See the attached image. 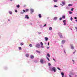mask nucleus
<instances>
[{
	"label": "nucleus",
	"mask_w": 77,
	"mask_h": 77,
	"mask_svg": "<svg viewBox=\"0 0 77 77\" xmlns=\"http://www.w3.org/2000/svg\"><path fill=\"white\" fill-rule=\"evenodd\" d=\"M48 66H51V63H48Z\"/></svg>",
	"instance_id": "72a5a7b5"
},
{
	"label": "nucleus",
	"mask_w": 77,
	"mask_h": 77,
	"mask_svg": "<svg viewBox=\"0 0 77 77\" xmlns=\"http://www.w3.org/2000/svg\"><path fill=\"white\" fill-rule=\"evenodd\" d=\"M75 21H76V22H77V19L75 20Z\"/></svg>",
	"instance_id": "0e129e2a"
},
{
	"label": "nucleus",
	"mask_w": 77,
	"mask_h": 77,
	"mask_svg": "<svg viewBox=\"0 0 77 77\" xmlns=\"http://www.w3.org/2000/svg\"><path fill=\"white\" fill-rule=\"evenodd\" d=\"M47 56L48 57H50V54L49 53H48L47 54Z\"/></svg>",
	"instance_id": "412c9836"
},
{
	"label": "nucleus",
	"mask_w": 77,
	"mask_h": 77,
	"mask_svg": "<svg viewBox=\"0 0 77 77\" xmlns=\"http://www.w3.org/2000/svg\"><path fill=\"white\" fill-rule=\"evenodd\" d=\"M61 47H62V48H63V45H61Z\"/></svg>",
	"instance_id": "e2e57ef3"
},
{
	"label": "nucleus",
	"mask_w": 77,
	"mask_h": 77,
	"mask_svg": "<svg viewBox=\"0 0 77 77\" xmlns=\"http://www.w3.org/2000/svg\"><path fill=\"white\" fill-rule=\"evenodd\" d=\"M66 2L64 1V2H62V4H63V5H65Z\"/></svg>",
	"instance_id": "aec40b11"
},
{
	"label": "nucleus",
	"mask_w": 77,
	"mask_h": 77,
	"mask_svg": "<svg viewBox=\"0 0 77 77\" xmlns=\"http://www.w3.org/2000/svg\"><path fill=\"white\" fill-rule=\"evenodd\" d=\"M34 62L35 63H37V62H38V61H37V60H35Z\"/></svg>",
	"instance_id": "a19ab883"
},
{
	"label": "nucleus",
	"mask_w": 77,
	"mask_h": 77,
	"mask_svg": "<svg viewBox=\"0 0 77 77\" xmlns=\"http://www.w3.org/2000/svg\"><path fill=\"white\" fill-rule=\"evenodd\" d=\"M74 74H75V73L74 72H72L70 73V75H74Z\"/></svg>",
	"instance_id": "a211bd4d"
},
{
	"label": "nucleus",
	"mask_w": 77,
	"mask_h": 77,
	"mask_svg": "<svg viewBox=\"0 0 77 77\" xmlns=\"http://www.w3.org/2000/svg\"><path fill=\"white\" fill-rule=\"evenodd\" d=\"M65 17L66 16L65 15H63L62 17V18H63V19H65Z\"/></svg>",
	"instance_id": "2eb2a0df"
},
{
	"label": "nucleus",
	"mask_w": 77,
	"mask_h": 77,
	"mask_svg": "<svg viewBox=\"0 0 77 77\" xmlns=\"http://www.w3.org/2000/svg\"><path fill=\"white\" fill-rule=\"evenodd\" d=\"M49 30H52V27H50L49 28Z\"/></svg>",
	"instance_id": "b1692460"
},
{
	"label": "nucleus",
	"mask_w": 77,
	"mask_h": 77,
	"mask_svg": "<svg viewBox=\"0 0 77 77\" xmlns=\"http://www.w3.org/2000/svg\"><path fill=\"white\" fill-rule=\"evenodd\" d=\"M26 12H28L29 11V9H26L25 10Z\"/></svg>",
	"instance_id": "c85d7f7f"
},
{
	"label": "nucleus",
	"mask_w": 77,
	"mask_h": 77,
	"mask_svg": "<svg viewBox=\"0 0 77 77\" xmlns=\"http://www.w3.org/2000/svg\"><path fill=\"white\" fill-rule=\"evenodd\" d=\"M59 20L60 21H61V20H62V17H60L59 19Z\"/></svg>",
	"instance_id": "f704fd0d"
},
{
	"label": "nucleus",
	"mask_w": 77,
	"mask_h": 77,
	"mask_svg": "<svg viewBox=\"0 0 77 77\" xmlns=\"http://www.w3.org/2000/svg\"><path fill=\"white\" fill-rule=\"evenodd\" d=\"M75 77H77V75H75Z\"/></svg>",
	"instance_id": "338daca9"
},
{
	"label": "nucleus",
	"mask_w": 77,
	"mask_h": 77,
	"mask_svg": "<svg viewBox=\"0 0 77 77\" xmlns=\"http://www.w3.org/2000/svg\"><path fill=\"white\" fill-rule=\"evenodd\" d=\"M45 26H47V24H45L43 26V27H45Z\"/></svg>",
	"instance_id": "49530a36"
},
{
	"label": "nucleus",
	"mask_w": 77,
	"mask_h": 77,
	"mask_svg": "<svg viewBox=\"0 0 77 77\" xmlns=\"http://www.w3.org/2000/svg\"><path fill=\"white\" fill-rule=\"evenodd\" d=\"M66 8L67 9H69V7H67Z\"/></svg>",
	"instance_id": "3c124183"
},
{
	"label": "nucleus",
	"mask_w": 77,
	"mask_h": 77,
	"mask_svg": "<svg viewBox=\"0 0 77 77\" xmlns=\"http://www.w3.org/2000/svg\"><path fill=\"white\" fill-rule=\"evenodd\" d=\"M46 58L48 61H50V59H49V58L48 57H46Z\"/></svg>",
	"instance_id": "473e14b6"
},
{
	"label": "nucleus",
	"mask_w": 77,
	"mask_h": 77,
	"mask_svg": "<svg viewBox=\"0 0 77 77\" xmlns=\"http://www.w3.org/2000/svg\"><path fill=\"white\" fill-rule=\"evenodd\" d=\"M75 52H73V54H75Z\"/></svg>",
	"instance_id": "603ef678"
},
{
	"label": "nucleus",
	"mask_w": 77,
	"mask_h": 77,
	"mask_svg": "<svg viewBox=\"0 0 77 77\" xmlns=\"http://www.w3.org/2000/svg\"><path fill=\"white\" fill-rule=\"evenodd\" d=\"M24 45V43H20V45Z\"/></svg>",
	"instance_id": "58836bf2"
},
{
	"label": "nucleus",
	"mask_w": 77,
	"mask_h": 77,
	"mask_svg": "<svg viewBox=\"0 0 77 77\" xmlns=\"http://www.w3.org/2000/svg\"><path fill=\"white\" fill-rule=\"evenodd\" d=\"M46 48L47 49H48V50L50 48V47L47 46Z\"/></svg>",
	"instance_id": "ea45409f"
},
{
	"label": "nucleus",
	"mask_w": 77,
	"mask_h": 77,
	"mask_svg": "<svg viewBox=\"0 0 77 77\" xmlns=\"http://www.w3.org/2000/svg\"><path fill=\"white\" fill-rule=\"evenodd\" d=\"M30 58L32 59H33L34 58V56L33 55H31L30 56Z\"/></svg>",
	"instance_id": "9d476101"
},
{
	"label": "nucleus",
	"mask_w": 77,
	"mask_h": 77,
	"mask_svg": "<svg viewBox=\"0 0 77 77\" xmlns=\"http://www.w3.org/2000/svg\"><path fill=\"white\" fill-rule=\"evenodd\" d=\"M29 47H33V45H32V44H29Z\"/></svg>",
	"instance_id": "bb28decb"
},
{
	"label": "nucleus",
	"mask_w": 77,
	"mask_h": 77,
	"mask_svg": "<svg viewBox=\"0 0 77 77\" xmlns=\"http://www.w3.org/2000/svg\"><path fill=\"white\" fill-rule=\"evenodd\" d=\"M50 70L51 71H54V72H56V69L54 67H50Z\"/></svg>",
	"instance_id": "f257e3e1"
},
{
	"label": "nucleus",
	"mask_w": 77,
	"mask_h": 77,
	"mask_svg": "<svg viewBox=\"0 0 77 77\" xmlns=\"http://www.w3.org/2000/svg\"><path fill=\"white\" fill-rule=\"evenodd\" d=\"M40 62L41 63L43 64L44 63V60L43 59H41L40 60Z\"/></svg>",
	"instance_id": "0eeeda50"
},
{
	"label": "nucleus",
	"mask_w": 77,
	"mask_h": 77,
	"mask_svg": "<svg viewBox=\"0 0 77 77\" xmlns=\"http://www.w3.org/2000/svg\"><path fill=\"white\" fill-rule=\"evenodd\" d=\"M69 14H72V12L71 11H69Z\"/></svg>",
	"instance_id": "393cba45"
},
{
	"label": "nucleus",
	"mask_w": 77,
	"mask_h": 77,
	"mask_svg": "<svg viewBox=\"0 0 77 77\" xmlns=\"http://www.w3.org/2000/svg\"><path fill=\"white\" fill-rule=\"evenodd\" d=\"M47 19H49L50 18V17H48L47 18Z\"/></svg>",
	"instance_id": "052dcab7"
},
{
	"label": "nucleus",
	"mask_w": 77,
	"mask_h": 77,
	"mask_svg": "<svg viewBox=\"0 0 77 77\" xmlns=\"http://www.w3.org/2000/svg\"><path fill=\"white\" fill-rule=\"evenodd\" d=\"M38 35H40V34H41V32H38Z\"/></svg>",
	"instance_id": "6e6d98bb"
},
{
	"label": "nucleus",
	"mask_w": 77,
	"mask_h": 77,
	"mask_svg": "<svg viewBox=\"0 0 77 77\" xmlns=\"http://www.w3.org/2000/svg\"><path fill=\"white\" fill-rule=\"evenodd\" d=\"M70 45L71 49H72V50H74V48L73 45L72 44H71Z\"/></svg>",
	"instance_id": "39448f33"
},
{
	"label": "nucleus",
	"mask_w": 77,
	"mask_h": 77,
	"mask_svg": "<svg viewBox=\"0 0 77 77\" xmlns=\"http://www.w3.org/2000/svg\"><path fill=\"white\" fill-rule=\"evenodd\" d=\"M5 69H8V68H7V67H5Z\"/></svg>",
	"instance_id": "864d4df0"
},
{
	"label": "nucleus",
	"mask_w": 77,
	"mask_h": 77,
	"mask_svg": "<svg viewBox=\"0 0 77 77\" xmlns=\"http://www.w3.org/2000/svg\"><path fill=\"white\" fill-rule=\"evenodd\" d=\"M15 12L16 13L18 12V11H17V9L15 10Z\"/></svg>",
	"instance_id": "c03bdc74"
},
{
	"label": "nucleus",
	"mask_w": 77,
	"mask_h": 77,
	"mask_svg": "<svg viewBox=\"0 0 77 77\" xmlns=\"http://www.w3.org/2000/svg\"><path fill=\"white\" fill-rule=\"evenodd\" d=\"M29 54H26V56L27 57H29Z\"/></svg>",
	"instance_id": "5701e85b"
},
{
	"label": "nucleus",
	"mask_w": 77,
	"mask_h": 77,
	"mask_svg": "<svg viewBox=\"0 0 77 77\" xmlns=\"http://www.w3.org/2000/svg\"><path fill=\"white\" fill-rule=\"evenodd\" d=\"M72 61L73 62V64H74V63H75V61H74V60H72Z\"/></svg>",
	"instance_id": "a18cd8bd"
},
{
	"label": "nucleus",
	"mask_w": 77,
	"mask_h": 77,
	"mask_svg": "<svg viewBox=\"0 0 77 77\" xmlns=\"http://www.w3.org/2000/svg\"><path fill=\"white\" fill-rule=\"evenodd\" d=\"M73 10H74V8L71 9V11H73Z\"/></svg>",
	"instance_id": "de8ad7c7"
},
{
	"label": "nucleus",
	"mask_w": 77,
	"mask_h": 77,
	"mask_svg": "<svg viewBox=\"0 0 77 77\" xmlns=\"http://www.w3.org/2000/svg\"><path fill=\"white\" fill-rule=\"evenodd\" d=\"M8 20L9 21H10V20H9V19H8Z\"/></svg>",
	"instance_id": "774afa93"
},
{
	"label": "nucleus",
	"mask_w": 77,
	"mask_h": 77,
	"mask_svg": "<svg viewBox=\"0 0 77 77\" xmlns=\"http://www.w3.org/2000/svg\"><path fill=\"white\" fill-rule=\"evenodd\" d=\"M72 6V4H69L68 5V6H69V7Z\"/></svg>",
	"instance_id": "6ab92c4d"
},
{
	"label": "nucleus",
	"mask_w": 77,
	"mask_h": 77,
	"mask_svg": "<svg viewBox=\"0 0 77 77\" xmlns=\"http://www.w3.org/2000/svg\"><path fill=\"white\" fill-rule=\"evenodd\" d=\"M69 75V77H72L71 75Z\"/></svg>",
	"instance_id": "13d9d810"
},
{
	"label": "nucleus",
	"mask_w": 77,
	"mask_h": 77,
	"mask_svg": "<svg viewBox=\"0 0 77 77\" xmlns=\"http://www.w3.org/2000/svg\"><path fill=\"white\" fill-rule=\"evenodd\" d=\"M39 26L41 29H42V25H40Z\"/></svg>",
	"instance_id": "c756f323"
},
{
	"label": "nucleus",
	"mask_w": 77,
	"mask_h": 77,
	"mask_svg": "<svg viewBox=\"0 0 77 77\" xmlns=\"http://www.w3.org/2000/svg\"><path fill=\"white\" fill-rule=\"evenodd\" d=\"M8 13L10 15H12V12L11 11H9Z\"/></svg>",
	"instance_id": "f3484780"
},
{
	"label": "nucleus",
	"mask_w": 77,
	"mask_h": 77,
	"mask_svg": "<svg viewBox=\"0 0 77 77\" xmlns=\"http://www.w3.org/2000/svg\"><path fill=\"white\" fill-rule=\"evenodd\" d=\"M63 51H64V53H65V54H66V52L65 51V49H64Z\"/></svg>",
	"instance_id": "8fccbe9b"
},
{
	"label": "nucleus",
	"mask_w": 77,
	"mask_h": 77,
	"mask_svg": "<svg viewBox=\"0 0 77 77\" xmlns=\"http://www.w3.org/2000/svg\"><path fill=\"white\" fill-rule=\"evenodd\" d=\"M57 69H58L59 70H60V71L61 70V69H60V68L59 67H57Z\"/></svg>",
	"instance_id": "e433bc0d"
},
{
	"label": "nucleus",
	"mask_w": 77,
	"mask_h": 77,
	"mask_svg": "<svg viewBox=\"0 0 77 77\" xmlns=\"http://www.w3.org/2000/svg\"><path fill=\"white\" fill-rule=\"evenodd\" d=\"M24 13L22 11L20 13V14H22V15H23V14H24Z\"/></svg>",
	"instance_id": "a878e982"
},
{
	"label": "nucleus",
	"mask_w": 77,
	"mask_h": 77,
	"mask_svg": "<svg viewBox=\"0 0 77 77\" xmlns=\"http://www.w3.org/2000/svg\"><path fill=\"white\" fill-rule=\"evenodd\" d=\"M53 60H54V61L55 62H56V60H55V59H54V58H53Z\"/></svg>",
	"instance_id": "79ce46f5"
},
{
	"label": "nucleus",
	"mask_w": 77,
	"mask_h": 77,
	"mask_svg": "<svg viewBox=\"0 0 77 77\" xmlns=\"http://www.w3.org/2000/svg\"><path fill=\"white\" fill-rule=\"evenodd\" d=\"M73 20V18H72V17H70V20L71 21H72Z\"/></svg>",
	"instance_id": "2f4dec72"
},
{
	"label": "nucleus",
	"mask_w": 77,
	"mask_h": 77,
	"mask_svg": "<svg viewBox=\"0 0 77 77\" xmlns=\"http://www.w3.org/2000/svg\"><path fill=\"white\" fill-rule=\"evenodd\" d=\"M23 12H26V10H23Z\"/></svg>",
	"instance_id": "09e8293b"
},
{
	"label": "nucleus",
	"mask_w": 77,
	"mask_h": 77,
	"mask_svg": "<svg viewBox=\"0 0 77 77\" xmlns=\"http://www.w3.org/2000/svg\"><path fill=\"white\" fill-rule=\"evenodd\" d=\"M54 8H57V7H58V6H57L56 5H54Z\"/></svg>",
	"instance_id": "4c0bfd02"
},
{
	"label": "nucleus",
	"mask_w": 77,
	"mask_h": 77,
	"mask_svg": "<svg viewBox=\"0 0 77 77\" xmlns=\"http://www.w3.org/2000/svg\"><path fill=\"white\" fill-rule=\"evenodd\" d=\"M20 5L19 4L16 5V7L17 8H20Z\"/></svg>",
	"instance_id": "dca6fc26"
},
{
	"label": "nucleus",
	"mask_w": 77,
	"mask_h": 77,
	"mask_svg": "<svg viewBox=\"0 0 77 77\" xmlns=\"http://www.w3.org/2000/svg\"><path fill=\"white\" fill-rule=\"evenodd\" d=\"M77 18L76 17H74V19H75V20H76V19H77Z\"/></svg>",
	"instance_id": "4d7b16f0"
},
{
	"label": "nucleus",
	"mask_w": 77,
	"mask_h": 77,
	"mask_svg": "<svg viewBox=\"0 0 77 77\" xmlns=\"http://www.w3.org/2000/svg\"><path fill=\"white\" fill-rule=\"evenodd\" d=\"M25 18H26V19H29V17L28 16V15H25Z\"/></svg>",
	"instance_id": "6e6552de"
},
{
	"label": "nucleus",
	"mask_w": 77,
	"mask_h": 77,
	"mask_svg": "<svg viewBox=\"0 0 77 77\" xmlns=\"http://www.w3.org/2000/svg\"><path fill=\"white\" fill-rule=\"evenodd\" d=\"M65 42H66V41L65 40H62L61 41V43L63 45L64 44H65Z\"/></svg>",
	"instance_id": "1a4fd4ad"
},
{
	"label": "nucleus",
	"mask_w": 77,
	"mask_h": 77,
	"mask_svg": "<svg viewBox=\"0 0 77 77\" xmlns=\"http://www.w3.org/2000/svg\"><path fill=\"white\" fill-rule=\"evenodd\" d=\"M64 77H66V75H64Z\"/></svg>",
	"instance_id": "69168bd1"
},
{
	"label": "nucleus",
	"mask_w": 77,
	"mask_h": 77,
	"mask_svg": "<svg viewBox=\"0 0 77 77\" xmlns=\"http://www.w3.org/2000/svg\"><path fill=\"white\" fill-rule=\"evenodd\" d=\"M63 23V25H66V20H64Z\"/></svg>",
	"instance_id": "423d86ee"
},
{
	"label": "nucleus",
	"mask_w": 77,
	"mask_h": 77,
	"mask_svg": "<svg viewBox=\"0 0 77 77\" xmlns=\"http://www.w3.org/2000/svg\"><path fill=\"white\" fill-rule=\"evenodd\" d=\"M36 52H37V53H38L39 54H40L41 53V52H40V51H39L38 50L36 51Z\"/></svg>",
	"instance_id": "4be33fe9"
},
{
	"label": "nucleus",
	"mask_w": 77,
	"mask_h": 77,
	"mask_svg": "<svg viewBox=\"0 0 77 77\" xmlns=\"http://www.w3.org/2000/svg\"><path fill=\"white\" fill-rule=\"evenodd\" d=\"M62 77H64V73L63 72H61V73Z\"/></svg>",
	"instance_id": "f8f14e48"
},
{
	"label": "nucleus",
	"mask_w": 77,
	"mask_h": 77,
	"mask_svg": "<svg viewBox=\"0 0 77 77\" xmlns=\"http://www.w3.org/2000/svg\"><path fill=\"white\" fill-rule=\"evenodd\" d=\"M34 12V9L32 8L30 9V13L31 14H32Z\"/></svg>",
	"instance_id": "7ed1b4c3"
},
{
	"label": "nucleus",
	"mask_w": 77,
	"mask_h": 77,
	"mask_svg": "<svg viewBox=\"0 0 77 77\" xmlns=\"http://www.w3.org/2000/svg\"><path fill=\"white\" fill-rule=\"evenodd\" d=\"M35 47L39 48H40L41 47V45H40V44H39L38 43L36 45Z\"/></svg>",
	"instance_id": "20e7f679"
},
{
	"label": "nucleus",
	"mask_w": 77,
	"mask_h": 77,
	"mask_svg": "<svg viewBox=\"0 0 77 77\" xmlns=\"http://www.w3.org/2000/svg\"><path fill=\"white\" fill-rule=\"evenodd\" d=\"M45 39L46 41H48V37H45Z\"/></svg>",
	"instance_id": "4468645a"
},
{
	"label": "nucleus",
	"mask_w": 77,
	"mask_h": 77,
	"mask_svg": "<svg viewBox=\"0 0 77 77\" xmlns=\"http://www.w3.org/2000/svg\"><path fill=\"white\" fill-rule=\"evenodd\" d=\"M48 45H50V42H48Z\"/></svg>",
	"instance_id": "5fc2aeb1"
},
{
	"label": "nucleus",
	"mask_w": 77,
	"mask_h": 77,
	"mask_svg": "<svg viewBox=\"0 0 77 77\" xmlns=\"http://www.w3.org/2000/svg\"><path fill=\"white\" fill-rule=\"evenodd\" d=\"M19 50H21L22 49L20 47H19Z\"/></svg>",
	"instance_id": "37998d69"
},
{
	"label": "nucleus",
	"mask_w": 77,
	"mask_h": 77,
	"mask_svg": "<svg viewBox=\"0 0 77 77\" xmlns=\"http://www.w3.org/2000/svg\"><path fill=\"white\" fill-rule=\"evenodd\" d=\"M75 28L76 29V30H77V27H76L75 26Z\"/></svg>",
	"instance_id": "bf43d9fd"
},
{
	"label": "nucleus",
	"mask_w": 77,
	"mask_h": 77,
	"mask_svg": "<svg viewBox=\"0 0 77 77\" xmlns=\"http://www.w3.org/2000/svg\"><path fill=\"white\" fill-rule=\"evenodd\" d=\"M53 1L55 3H56V2H57V0H53Z\"/></svg>",
	"instance_id": "cd10ccee"
},
{
	"label": "nucleus",
	"mask_w": 77,
	"mask_h": 77,
	"mask_svg": "<svg viewBox=\"0 0 77 77\" xmlns=\"http://www.w3.org/2000/svg\"><path fill=\"white\" fill-rule=\"evenodd\" d=\"M41 47L42 48H44V46H43V45H42L41 46Z\"/></svg>",
	"instance_id": "7c9ffc66"
},
{
	"label": "nucleus",
	"mask_w": 77,
	"mask_h": 77,
	"mask_svg": "<svg viewBox=\"0 0 77 77\" xmlns=\"http://www.w3.org/2000/svg\"><path fill=\"white\" fill-rule=\"evenodd\" d=\"M38 16L40 18H41L42 17V16L41 15V14H39L38 15Z\"/></svg>",
	"instance_id": "9b49d317"
},
{
	"label": "nucleus",
	"mask_w": 77,
	"mask_h": 77,
	"mask_svg": "<svg viewBox=\"0 0 77 77\" xmlns=\"http://www.w3.org/2000/svg\"><path fill=\"white\" fill-rule=\"evenodd\" d=\"M30 24L31 25H32V24H32V23H30Z\"/></svg>",
	"instance_id": "680f3d73"
},
{
	"label": "nucleus",
	"mask_w": 77,
	"mask_h": 77,
	"mask_svg": "<svg viewBox=\"0 0 77 77\" xmlns=\"http://www.w3.org/2000/svg\"><path fill=\"white\" fill-rule=\"evenodd\" d=\"M58 35L60 38H63V35H62V34L61 33V32H59L58 33Z\"/></svg>",
	"instance_id": "f03ea898"
},
{
	"label": "nucleus",
	"mask_w": 77,
	"mask_h": 77,
	"mask_svg": "<svg viewBox=\"0 0 77 77\" xmlns=\"http://www.w3.org/2000/svg\"><path fill=\"white\" fill-rule=\"evenodd\" d=\"M40 44L41 45H43V43H42V42H40Z\"/></svg>",
	"instance_id": "c9c22d12"
},
{
	"label": "nucleus",
	"mask_w": 77,
	"mask_h": 77,
	"mask_svg": "<svg viewBox=\"0 0 77 77\" xmlns=\"http://www.w3.org/2000/svg\"><path fill=\"white\" fill-rule=\"evenodd\" d=\"M57 17H54L53 20L55 21H56V20H57Z\"/></svg>",
	"instance_id": "ddd939ff"
}]
</instances>
